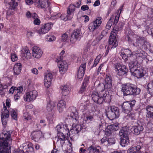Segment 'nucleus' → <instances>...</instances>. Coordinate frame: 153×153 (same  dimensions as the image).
Segmentation results:
<instances>
[{"instance_id": "1", "label": "nucleus", "mask_w": 153, "mask_h": 153, "mask_svg": "<svg viewBox=\"0 0 153 153\" xmlns=\"http://www.w3.org/2000/svg\"><path fill=\"white\" fill-rule=\"evenodd\" d=\"M122 91L124 96L128 95H136L140 94V89L135 85L128 83L122 85Z\"/></svg>"}, {"instance_id": "2", "label": "nucleus", "mask_w": 153, "mask_h": 153, "mask_svg": "<svg viewBox=\"0 0 153 153\" xmlns=\"http://www.w3.org/2000/svg\"><path fill=\"white\" fill-rule=\"evenodd\" d=\"M0 138V153H11L10 145L11 143V134H4Z\"/></svg>"}, {"instance_id": "3", "label": "nucleus", "mask_w": 153, "mask_h": 153, "mask_svg": "<svg viewBox=\"0 0 153 153\" xmlns=\"http://www.w3.org/2000/svg\"><path fill=\"white\" fill-rule=\"evenodd\" d=\"M57 134H73L78 133L79 130L76 128H71V125H64L62 123L58 124L55 127Z\"/></svg>"}, {"instance_id": "4", "label": "nucleus", "mask_w": 153, "mask_h": 153, "mask_svg": "<svg viewBox=\"0 0 153 153\" xmlns=\"http://www.w3.org/2000/svg\"><path fill=\"white\" fill-rule=\"evenodd\" d=\"M113 31L111 33L109 39V46H108L104 56H106L108 54L110 48L111 49L117 47L118 45V42L117 40L116 36L117 32L118 31V28H117L115 27H114Z\"/></svg>"}, {"instance_id": "5", "label": "nucleus", "mask_w": 153, "mask_h": 153, "mask_svg": "<svg viewBox=\"0 0 153 153\" xmlns=\"http://www.w3.org/2000/svg\"><path fill=\"white\" fill-rule=\"evenodd\" d=\"M114 67L116 75L118 76H126L128 72V69L125 65H121L119 63L115 64Z\"/></svg>"}, {"instance_id": "6", "label": "nucleus", "mask_w": 153, "mask_h": 153, "mask_svg": "<svg viewBox=\"0 0 153 153\" xmlns=\"http://www.w3.org/2000/svg\"><path fill=\"white\" fill-rule=\"evenodd\" d=\"M110 109L106 113V115L108 119L112 120L118 118L120 115L119 109L118 107L114 106H110Z\"/></svg>"}, {"instance_id": "7", "label": "nucleus", "mask_w": 153, "mask_h": 153, "mask_svg": "<svg viewBox=\"0 0 153 153\" xmlns=\"http://www.w3.org/2000/svg\"><path fill=\"white\" fill-rule=\"evenodd\" d=\"M136 101H127L123 103L122 106V111L126 114H129L135 104Z\"/></svg>"}, {"instance_id": "8", "label": "nucleus", "mask_w": 153, "mask_h": 153, "mask_svg": "<svg viewBox=\"0 0 153 153\" xmlns=\"http://www.w3.org/2000/svg\"><path fill=\"white\" fill-rule=\"evenodd\" d=\"M4 3L6 7L8 8L7 11L8 14H13L15 8L17 6V3L15 2L14 0H5Z\"/></svg>"}, {"instance_id": "9", "label": "nucleus", "mask_w": 153, "mask_h": 153, "mask_svg": "<svg viewBox=\"0 0 153 153\" xmlns=\"http://www.w3.org/2000/svg\"><path fill=\"white\" fill-rule=\"evenodd\" d=\"M70 109L71 110L70 115H68L66 119L67 120L69 119L71 120L70 122L71 121L73 122V124H75L78 119V112L76 108L75 107H71L70 108Z\"/></svg>"}, {"instance_id": "10", "label": "nucleus", "mask_w": 153, "mask_h": 153, "mask_svg": "<svg viewBox=\"0 0 153 153\" xmlns=\"http://www.w3.org/2000/svg\"><path fill=\"white\" fill-rule=\"evenodd\" d=\"M102 20L101 17H98L95 20L90 23L88 25V29L90 31L93 32L97 29L100 25Z\"/></svg>"}, {"instance_id": "11", "label": "nucleus", "mask_w": 153, "mask_h": 153, "mask_svg": "<svg viewBox=\"0 0 153 153\" xmlns=\"http://www.w3.org/2000/svg\"><path fill=\"white\" fill-rule=\"evenodd\" d=\"M56 62L58 63L60 74H62L65 73L68 69V66L67 62L65 61L62 60L61 56L60 58H57L56 59Z\"/></svg>"}, {"instance_id": "12", "label": "nucleus", "mask_w": 153, "mask_h": 153, "mask_svg": "<svg viewBox=\"0 0 153 153\" xmlns=\"http://www.w3.org/2000/svg\"><path fill=\"white\" fill-rule=\"evenodd\" d=\"M54 22H48L42 25L41 27L38 30V33L40 34H43L48 33L51 29Z\"/></svg>"}, {"instance_id": "13", "label": "nucleus", "mask_w": 153, "mask_h": 153, "mask_svg": "<svg viewBox=\"0 0 153 153\" xmlns=\"http://www.w3.org/2000/svg\"><path fill=\"white\" fill-rule=\"evenodd\" d=\"M38 96V93L36 90L30 91L26 93L24 97L25 101L29 102L34 100Z\"/></svg>"}, {"instance_id": "14", "label": "nucleus", "mask_w": 153, "mask_h": 153, "mask_svg": "<svg viewBox=\"0 0 153 153\" xmlns=\"http://www.w3.org/2000/svg\"><path fill=\"white\" fill-rule=\"evenodd\" d=\"M101 91L99 93L95 91L92 92L91 96L94 102L99 104H101L103 102V99L102 98V95L101 94Z\"/></svg>"}, {"instance_id": "15", "label": "nucleus", "mask_w": 153, "mask_h": 153, "mask_svg": "<svg viewBox=\"0 0 153 153\" xmlns=\"http://www.w3.org/2000/svg\"><path fill=\"white\" fill-rule=\"evenodd\" d=\"M104 88L105 89L108 91H110L112 87V78L111 76L109 74L107 75L104 81Z\"/></svg>"}, {"instance_id": "16", "label": "nucleus", "mask_w": 153, "mask_h": 153, "mask_svg": "<svg viewBox=\"0 0 153 153\" xmlns=\"http://www.w3.org/2000/svg\"><path fill=\"white\" fill-rule=\"evenodd\" d=\"M119 19V15H117L114 18V16H111L110 19L108 22L106 26L107 29H109L111 26L113 25H116L118 23Z\"/></svg>"}, {"instance_id": "17", "label": "nucleus", "mask_w": 153, "mask_h": 153, "mask_svg": "<svg viewBox=\"0 0 153 153\" xmlns=\"http://www.w3.org/2000/svg\"><path fill=\"white\" fill-rule=\"evenodd\" d=\"M81 31L79 29L75 30L71 34L70 42L72 44L74 43L76 41L81 38Z\"/></svg>"}, {"instance_id": "18", "label": "nucleus", "mask_w": 153, "mask_h": 153, "mask_svg": "<svg viewBox=\"0 0 153 153\" xmlns=\"http://www.w3.org/2000/svg\"><path fill=\"white\" fill-rule=\"evenodd\" d=\"M86 63H82L79 68L77 72V78L79 79H82L85 70Z\"/></svg>"}, {"instance_id": "19", "label": "nucleus", "mask_w": 153, "mask_h": 153, "mask_svg": "<svg viewBox=\"0 0 153 153\" xmlns=\"http://www.w3.org/2000/svg\"><path fill=\"white\" fill-rule=\"evenodd\" d=\"M136 146H134L128 150L129 153H136V152L138 151L141 148L142 143L141 142L140 139L138 138L137 139Z\"/></svg>"}, {"instance_id": "20", "label": "nucleus", "mask_w": 153, "mask_h": 153, "mask_svg": "<svg viewBox=\"0 0 153 153\" xmlns=\"http://www.w3.org/2000/svg\"><path fill=\"white\" fill-rule=\"evenodd\" d=\"M134 37L136 40V44L138 46H143L145 45L147 42L146 38L143 36L135 35H134Z\"/></svg>"}, {"instance_id": "21", "label": "nucleus", "mask_w": 153, "mask_h": 153, "mask_svg": "<svg viewBox=\"0 0 153 153\" xmlns=\"http://www.w3.org/2000/svg\"><path fill=\"white\" fill-rule=\"evenodd\" d=\"M33 56L36 58H39L42 54V51L39 48L36 47H33L32 48Z\"/></svg>"}, {"instance_id": "22", "label": "nucleus", "mask_w": 153, "mask_h": 153, "mask_svg": "<svg viewBox=\"0 0 153 153\" xmlns=\"http://www.w3.org/2000/svg\"><path fill=\"white\" fill-rule=\"evenodd\" d=\"M34 4L38 8H45L48 4V0H36Z\"/></svg>"}, {"instance_id": "23", "label": "nucleus", "mask_w": 153, "mask_h": 153, "mask_svg": "<svg viewBox=\"0 0 153 153\" xmlns=\"http://www.w3.org/2000/svg\"><path fill=\"white\" fill-rule=\"evenodd\" d=\"M128 135V134H121L120 136V143L122 146L125 147L129 144V140Z\"/></svg>"}, {"instance_id": "24", "label": "nucleus", "mask_w": 153, "mask_h": 153, "mask_svg": "<svg viewBox=\"0 0 153 153\" xmlns=\"http://www.w3.org/2000/svg\"><path fill=\"white\" fill-rule=\"evenodd\" d=\"M131 73L132 75L136 77L137 78H141L144 75L143 71L142 70H140L137 69L134 71L131 70Z\"/></svg>"}, {"instance_id": "25", "label": "nucleus", "mask_w": 153, "mask_h": 153, "mask_svg": "<svg viewBox=\"0 0 153 153\" xmlns=\"http://www.w3.org/2000/svg\"><path fill=\"white\" fill-rule=\"evenodd\" d=\"M118 124H112L108 126L106 131L108 134H111L114 131L118 130Z\"/></svg>"}, {"instance_id": "26", "label": "nucleus", "mask_w": 153, "mask_h": 153, "mask_svg": "<svg viewBox=\"0 0 153 153\" xmlns=\"http://www.w3.org/2000/svg\"><path fill=\"white\" fill-rule=\"evenodd\" d=\"M75 10V6L74 4H70L68 7L67 14L68 15V16L69 17V18L71 19L73 18Z\"/></svg>"}, {"instance_id": "27", "label": "nucleus", "mask_w": 153, "mask_h": 153, "mask_svg": "<svg viewBox=\"0 0 153 153\" xmlns=\"http://www.w3.org/2000/svg\"><path fill=\"white\" fill-rule=\"evenodd\" d=\"M88 150L89 153H101L102 150L99 146L94 147L91 146L88 148Z\"/></svg>"}, {"instance_id": "28", "label": "nucleus", "mask_w": 153, "mask_h": 153, "mask_svg": "<svg viewBox=\"0 0 153 153\" xmlns=\"http://www.w3.org/2000/svg\"><path fill=\"white\" fill-rule=\"evenodd\" d=\"M61 93L63 96H65L69 93V86L67 85H62L60 87Z\"/></svg>"}, {"instance_id": "29", "label": "nucleus", "mask_w": 153, "mask_h": 153, "mask_svg": "<svg viewBox=\"0 0 153 153\" xmlns=\"http://www.w3.org/2000/svg\"><path fill=\"white\" fill-rule=\"evenodd\" d=\"M101 94L102 95V98L103 99V101H104L105 102H109L111 100V96L108 94L106 93V92L105 90H102L101 91Z\"/></svg>"}, {"instance_id": "30", "label": "nucleus", "mask_w": 153, "mask_h": 153, "mask_svg": "<svg viewBox=\"0 0 153 153\" xmlns=\"http://www.w3.org/2000/svg\"><path fill=\"white\" fill-rule=\"evenodd\" d=\"M22 65L20 63L16 64L14 67L13 70L14 73L16 75L19 74L21 71Z\"/></svg>"}, {"instance_id": "31", "label": "nucleus", "mask_w": 153, "mask_h": 153, "mask_svg": "<svg viewBox=\"0 0 153 153\" xmlns=\"http://www.w3.org/2000/svg\"><path fill=\"white\" fill-rule=\"evenodd\" d=\"M23 91V88L22 86H19L18 87H12L9 90V92L10 93L13 94L14 92L22 93Z\"/></svg>"}, {"instance_id": "32", "label": "nucleus", "mask_w": 153, "mask_h": 153, "mask_svg": "<svg viewBox=\"0 0 153 153\" xmlns=\"http://www.w3.org/2000/svg\"><path fill=\"white\" fill-rule=\"evenodd\" d=\"M66 102L63 100H60L57 104L58 109L59 112L62 111L65 108Z\"/></svg>"}, {"instance_id": "33", "label": "nucleus", "mask_w": 153, "mask_h": 153, "mask_svg": "<svg viewBox=\"0 0 153 153\" xmlns=\"http://www.w3.org/2000/svg\"><path fill=\"white\" fill-rule=\"evenodd\" d=\"M138 62L137 61H135L134 62L132 61L129 63L128 66L130 72H131V70L134 71L137 69L138 66Z\"/></svg>"}, {"instance_id": "34", "label": "nucleus", "mask_w": 153, "mask_h": 153, "mask_svg": "<svg viewBox=\"0 0 153 153\" xmlns=\"http://www.w3.org/2000/svg\"><path fill=\"white\" fill-rule=\"evenodd\" d=\"M9 115L8 114H4V111H2L1 114V119L2 123V124L3 125H5L7 124V119L8 118Z\"/></svg>"}, {"instance_id": "35", "label": "nucleus", "mask_w": 153, "mask_h": 153, "mask_svg": "<svg viewBox=\"0 0 153 153\" xmlns=\"http://www.w3.org/2000/svg\"><path fill=\"white\" fill-rule=\"evenodd\" d=\"M148 89L151 95L153 97V81H150L148 83Z\"/></svg>"}, {"instance_id": "36", "label": "nucleus", "mask_w": 153, "mask_h": 153, "mask_svg": "<svg viewBox=\"0 0 153 153\" xmlns=\"http://www.w3.org/2000/svg\"><path fill=\"white\" fill-rule=\"evenodd\" d=\"M55 103L52 101L50 102L47 104L46 107L47 110L48 111H51L53 109L55 106Z\"/></svg>"}, {"instance_id": "37", "label": "nucleus", "mask_w": 153, "mask_h": 153, "mask_svg": "<svg viewBox=\"0 0 153 153\" xmlns=\"http://www.w3.org/2000/svg\"><path fill=\"white\" fill-rule=\"evenodd\" d=\"M24 51L22 55L24 58L27 59H30L31 55L30 51L29 50L27 49L25 50Z\"/></svg>"}, {"instance_id": "38", "label": "nucleus", "mask_w": 153, "mask_h": 153, "mask_svg": "<svg viewBox=\"0 0 153 153\" xmlns=\"http://www.w3.org/2000/svg\"><path fill=\"white\" fill-rule=\"evenodd\" d=\"M57 16H58V18H60L61 19L65 21H66L68 20H70L71 19L69 18V17L68 16V15H66L65 14H61L60 13L57 14Z\"/></svg>"}, {"instance_id": "39", "label": "nucleus", "mask_w": 153, "mask_h": 153, "mask_svg": "<svg viewBox=\"0 0 153 153\" xmlns=\"http://www.w3.org/2000/svg\"><path fill=\"white\" fill-rule=\"evenodd\" d=\"M135 128L134 129V132L135 133H138L140 134V132L142 131L143 129V128L142 125H139V126H135Z\"/></svg>"}, {"instance_id": "40", "label": "nucleus", "mask_w": 153, "mask_h": 153, "mask_svg": "<svg viewBox=\"0 0 153 153\" xmlns=\"http://www.w3.org/2000/svg\"><path fill=\"white\" fill-rule=\"evenodd\" d=\"M124 55H126L128 57H130L132 55V53L130 50L127 49H124L123 51L121 52Z\"/></svg>"}, {"instance_id": "41", "label": "nucleus", "mask_w": 153, "mask_h": 153, "mask_svg": "<svg viewBox=\"0 0 153 153\" xmlns=\"http://www.w3.org/2000/svg\"><path fill=\"white\" fill-rule=\"evenodd\" d=\"M72 144L69 141V144L67 145V149L64 151L65 153H71L72 151Z\"/></svg>"}, {"instance_id": "42", "label": "nucleus", "mask_w": 153, "mask_h": 153, "mask_svg": "<svg viewBox=\"0 0 153 153\" xmlns=\"http://www.w3.org/2000/svg\"><path fill=\"white\" fill-rule=\"evenodd\" d=\"M129 130V128L127 126L122 127L120 129L119 134H128Z\"/></svg>"}, {"instance_id": "43", "label": "nucleus", "mask_w": 153, "mask_h": 153, "mask_svg": "<svg viewBox=\"0 0 153 153\" xmlns=\"http://www.w3.org/2000/svg\"><path fill=\"white\" fill-rule=\"evenodd\" d=\"M85 120L86 122L90 123L94 120V116L89 114L85 118Z\"/></svg>"}, {"instance_id": "44", "label": "nucleus", "mask_w": 153, "mask_h": 153, "mask_svg": "<svg viewBox=\"0 0 153 153\" xmlns=\"http://www.w3.org/2000/svg\"><path fill=\"white\" fill-rule=\"evenodd\" d=\"M70 134H59L58 136V139L61 140H68L69 138L68 135Z\"/></svg>"}, {"instance_id": "45", "label": "nucleus", "mask_w": 153, "mask_h": 153, "mask_svg": "<svg viewBox=\"0 0 153 153\" xmlns=\"http://www.w3.org/2000/svg\"><path fill=\"white\" fill-rule=\"evenodd\" d=\"M56 39L55 36L50 35H47L45 38L46 40L48 42H52L55 40Z\"/></svg>"}, {"instance_id": "46", "label": "nucleus", "mask_w": 153, "mask_h": 153, "mask_svg": "<svg viewBox=\"0 0 153 153\" xmlns=\"http://www.w3.org/2000/svg\"><path fill=\"white\" fill-rule=\"evenodd\" d=\"M152 121L151 120L149 121L146 125V128L149 131L153 130V124L152 122Z\"/></svg>"}, {"instance_id": "47", "label": "nucleus", "mask_w": 153, "mask_h": 153, "mask_svg": "<svg viewBox=\"0 0 153 153\" xmlns=\"http://www.w3.org/2000/svg\"><path fill=\"white\" fill-rule=\"evenodd\" d=\"M53 79V75L51 73H49L47 74L45 76L44 78V80L45 79L47 80V81H52Z\"/></svg>"}, {"instance_id": "48", "label": "nucleus", "mask_w": 153, "mask_h": 153, "mask_svg": "<svg viewBox=\"0 0 153 153\" xmlns=\"http://www.w3.org/2000/svg\"><path fill=\"white\" fill-rule=\"evenodd\" d=\"M10 113L12 118L16 120H17V117L16 112L14 110L12 109L10 111Z\"/></svg>"}, {"instance_id": "49", "label": "nucleus", "mask_w": 153, "mask_h": 153, "mask_svg": "<svg viewBox=\"0 0 153 153\" xmlns=\"http://www.w3.org/2000/svg\"><path fill=\"white\" fill-rule=\"evenodd\" d=\"M135 55L137 58L140 57L143 59L145 58V56H144L143 54L140 52H139L138 51H136L135 52Z\"/></svg>"}, {"instance_id": "50", "label": "nucleus", "mask_w": 153, "mask_h": 153, "mask_svg": "<svg viewBox=\"0 0 153 153\" xmlns=\"http://www.w3.org/2000/svg\"><path fill=\"white\" fill-rule=\"evenodd\" d=\"M101 58V55H99L97 56L96 58L95 59L94 62V64L93 66H92L91 67V68H92L93 67H96L97 64H98L100 60V59Z\"/></svg>"}, {"instance_id": "51", "label": "nucleus", "mask_w": 153, "mask_h": 153, "mask_svg": "<svg viewBox=\"0 0 153 153\" xmlns=\"http://www.w3.org/2000/svg\"><path fill=\"white\" fill-rule=\"evenodd\" d=\"M89 76H85L82 84L84 85H86L87 86L88 83L89 82Z\"/></svg>"}, {"instance_id": "52", "label": "nucleus", "mask_w": 153, "mask_h": 153, "mask_svg": "<svg viewBox=\"0 0 153 153\" xmlns=\"http://www.w3.org/2000/svg\"><path fill=\"white\" fill-rule=\"evenodd\" d=\"M68 35L67 32L62 34L61 36V40L62 41L65 42L68 39Z\"/></svg>"}, {"instance_id": "53", "label": "nucleus", "mask_w": 153, "mask_h": 153, "mask_svg": "<svg viewBox=\"0 0 153 153\" xmlns=\"http://www.w3.org/2000/svg\"><path fill=\"white\" fill-rule=\"evenodd\" d=\"M51 81H47L46 79L44 80V84L45 86L47 88H49L51 85Z\"/></svg>"}, {"instance_id": "54", "label": "nucleus", "mask_w": 153, "mask_h": 153, "mask_svg": "<svg viewBox=\"0 0 153 153\" xmlns=\"http://www.w3.org/2000/svg\"><path fill=\"white\" fill-rule=\"evenodd\" d=\"M87 86L86 85H82L79 91V93L81 94H82L86 90V88Z\"/></svg>"}, {"instance_id": "55", "label": "nucleus", "mask_w": 153, "mask_h": 153, "mask_svg": "<svg viewBox=\"0 0 153 153\" xmlns=\"http://www.w3.org/2000/svg\"><path fill=\"white\" fill-rule=\"evenodd\" d=\"M146 117L147 118H149L150 120H153V113L147 112L146 113Z\"/></svg>"}, {"instance_id": "56", "label": "nucleus", "mask_w": 153, "mask_h": 153, "mask_svg": "<svg viewBox=\"0 0 153 153\" xmlns=\"http://www.w3.org/2000/svg\"><path fill=\"white\" fill-rule=\"evenodd\" d=\"M146 109L147 112L153 113V106L148 105L146 107Z\"/></svg>"}, {"instance_id": "57", "label": "nucleus", "mask_w": 153, "mask_h": 153, "mask_svg": "<svg viewBox=\"0 0 153 153\" xmlns=\"http://www.w3.org/2000/svg\"><path fill=\"white\" fill-rule=\"evenodd\" d=\"M24 117L25 120H29L31 119V117L29 115L28 113L25 112L24 113Z\"/></svg>"}, {"instance_id": "58", "label": "nucleus", "mask_w": 153, "mask_h": 153, "mask_svg": "<svg viewBox=\"0 0 153 153\" xmlns=\"http://www.w3.org/2000/svg\"><path fill=\"white\" fill-rule=\"evenodd\" d=\"M11 58L13 62H15L17 60L18 57L14 53H11Z\"/></svg>"}, {"instance_id": "59", "label": "nucleus", "mask_w": 153, "mask_h": 153, "mask_svg": "<svg viewBox=\"0 0 153 153\" xmlns=\"http://www.w3.org/2000/svg\"><path fill=\"white\" fill-rule=\"evenodd\" d=\"M58 19V16H57V14L55 15H54L53 16H51L50 18V20L53 21V22H54V23H55L56 20Z\"/></svg>"}, {"instance_id": "60", "label": "nucleus", "mask_w": 153, "mask_h": 153, "mask_svg": "<svg viewBox=\"0 0 153 153\" xmlns=\"http://www.w3.org/2000/svg\"><path fill=\"white\" fill-rule=\"evenodd\" d=\"M32 139L36 142H38L39 140V138L38 137V134H34L31 137Z\"/></svg>"}, {"instance_id": "61", "label": "nucleus", "mask_w": 153, "mask_h": 153, "mask_svg": "<svg viewBox=\"0 0 153 153\" xmlns=\"http://www.w3.org/2000/svg\"><path fill=\"white\" fill-rule=\"evenodd\" d=\"M40 20L39 18V17L36 18L34 19L33 21V23L35 25H39L40 24Z\"/></svg>"}, {"instance_id": "62", "label": "nucleus", "mask_w": 153, "mask_h": 153, "mask_svg": "<svg viewBox=\"0 0 153 153\" xmlns=\"http://www.w3.org/2000/svg\"><path fill=\"white\" fill-rule=\"evenodd\" d=\"M16 94L14 96V99L15 101H17L19 99L22 93H16Z\"/></svg>"}, {"instance_id": "63", "label": "nucleus", "mask_w": 153, "mask_h": 153, "mask_svg": "<svg viewBox=\"0 0 153 153\" xmlns=\"http://www.w3.org/2000/svg\"><path fill=\"white\" fill-rule=\"evenodd\" d=\"M108 143L112 144H115V140L114 138H108Z\"/></svg>"}, {"instance_id": "64", "label": "nucleus", "mask_w": 153, "mask_h": 153, "mask_svg": "<svg viewBox=\"0 0 153 153\" xmlns=\"http://www.w3.org/2000/svg\"><path fill=\"white\" fill-rule=\"evenodd\" d=\"M3 109L4 111V114L5 115L8 114L9 115V111L7 109V107L5 106L4 103V104Z\"/></svg>"}]
</instances>
